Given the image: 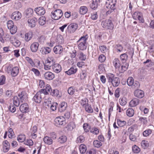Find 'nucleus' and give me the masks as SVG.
Segmentation results:
<instances>
[{
    "mask_svg": "<svg viewBox=\"0 0 154 154\" xmlns=\"http://www.w3.org/2000/svg\"><path fill=\"white\" fill-rule=\"evenodd\" d=\"M88 38L87 35H83L77 41L78 47L79 50L83 51L86 49L87 46V41Z\"/></svg>",
    "mask_w": 154,
    "mask_h": 154,
    "instance_id": "obj_1",
    "label": "nucleus"
},
{
    "mask_svg": "<svg viewBox=\"0 0 154 154\" xmlns=\"http://www.w3.org/2000/svg\"><path fill=\"white\" fill-rule=\"evenodd\" d=\"M55 63L54 58L52 57H48L46 59L44 63V67L45 70L51 69Z\"/></svg>",
    "mask_w": 154,
    "mask_h": 154,
    "instance_id": "obj_2",
    "label": "nucleus"
},
{
    "mask_svg": "<svg viewBox=\"0 0 154 154\" xmlns=\"http://www.w3.org/2000/svg\"><path fill=\"white\" fill-rule=\"evenodd\" d=\"M101 25L103 27L107 29L112 30L114 28L113 24L110 20H106L103 21L101 22Z\"/></svg>",
    "mask_w": 154,
    "mask_h": 154,
    "instance_id": "obj_3",
    "label": "nucleus"
},
{
    "mask_svg": "<svg viewBox=\"0 0 154 154\" xmlns=\"http://www.w3.org/2000/svg\"><path fill=\"white\" fill-rule=\"evenodd\" d=\"M63 15V13L62 10L60 9H57L51 12V17L55 20H57L60 19Z\"/></svg>",
    "mask_w": 154,
    "mask_h": 154,
    "instance_id": "obj_4",
    "label": "nucleus"
},
{
    "mask_svg": "<svg viewBox=\"0 0 154 154\" xmlns=\"http://www.w3.org/2000/svg\"><path fill=\"white\" fill-rule=\"evenodd\" d=\"M44 96V93H42L39 91L34 95L33 97V99L35 102L40 103Z\"/></svg>",
    "mask_w": 154,
    "mask_h": 154,
    "instance_id": "obj_5",
    "label": "nucleus"
},
{
    "mask_svg": "<svg viewBox=\"0 0 154 154\" xmlns=\"http://www.w3.org/2000/svg\"><path fill=\"white\" fill-rule=\"evenodd\" d=\"M18 96L20 101L22 103L26 102L28 100L27 93L25 91H22L19 93Z\"/></svg>",
    "mask_w": 154,
    "mask_h": 154,
    "instance_id": "obj_6",
    "label": "nucleus"
},
{
    "mask_svg": "<svg viewBox=\"0 0 154 154\" xmlns=\"http://www.w3.org/2000/svg\"><path fill=\"white\" fill-rule=\"evenodd\" d=\"M55 125L56 126L62 125L65 123V118L63 116H59L56 118L54 120Z\"/></svg>",
    "mask_w": 154,
    "mask_h": 154,
    "instance_id": "obj_7",
    "label": "nucleus"
},
{
    "mask_svg": "<svg viewBox=\"0 0 154 154\" xmlns=\"http://www.w3.org/2000/svg\"><path fill=\"white\" fill-rule=\"evenodd\" d=\"M112 3H114L113 4L112 3H111V5H105V6L107 8L109 9V10H108L106 12V15H109L112 12H113L114 10L115 9V1L113 0V2Z\"/></svg>",
    "mask_w": 154,
    "mask_h": 154,
    "instance_id": "obj_8",
    "label": "nucleus"
},
{
    "mask_svg": "<svg viewBox=\"0 0 154 154\" xmlns=\"http://www.w3.org/2000/svg\"><path fill=\"white\" fill-rule=\"evenodd\" d=\"M77 24L75 23H71L67 27L66 32L70 33H73L77 29Z\"/></svg>",
    "mask_w": 154,
    "mask_h": 154,
    "instance_id": "obj_9",
    "label": "nucleus"
},
{
    "mask_svg": "<svg viewBox=\"0 0 154 154\" xmlns=\"http://www.w3.org/2000/svg\"><path fill=\"white\" fill-rule=\"evenodd\" d=\"M45 79L48 80H51L54 78V75L52 72L48 71L45 72L44 75Z\"/></svg>",
    "mask_w": 154,
    "mask_h": 154,
    "instance_id": "obj_10",
    "label": "nucleus"
},
{
    "mask_svg": "<svg viewBox=\"0 0 154 154\" xmlns=\"http://www.w3.org/2000/svg\"><path fill=\"white\" fill-rule=\"evenodd\" d=\"M22 16L21 13L19 11H15L11 15V18L15 20H19Z\"/></svg>",
    "mask_w": 154,
    "mask_h": 154,
    "instance_id": "obj_11",
    "label": "nucleus"
},
{
    "mask_svg": "<svg viewBox=\"0 0 154 154\" xmlns=\"http://www.w3.org/2000/svg\"><path fill=\"white\" fill-rule=\"evenodd\" d=\"M20 109L22 112H27L29 109L28 105L26 103H24L20 106Z\"/></svg>",
    "mask_w": 154,
    "mask_h": 154,
    "instance_id": "obj_12",
    "label": "nucleus"
},
{
    "mask_svg": "<svg viewBox=\"0 0 154 154\" xmlns=\"http://www.w3.org/2000/svg\"><path fill=\"white\" fill-rule=\"evenodd\" d=\"M35 11L39 15H43L45 13V9L42 7H39L35 8Z\"/></svg>",
    "mask_w": 154,
    "mask_h": 154,
    "instance_id": "obj_13",
    "label": "nucleus"
},
{
    "mask_svg": "<svg viewBox=\"0 0 154 154\" xmlns=\"http://www.w3.org/2000/svg\"><path fill=\"white\" fill-rule=\"evenodd\" d=\"M52 90L50 86L49 85H47L46 86V88L45 89H41L40 91L45 95L48 94H50Z\"/></svg>",
    "mask_w": 154,
    "mask_h": 154,
    "instance_id": "obj_14",
    "label": "nucleus"
},
{
    "mask_svg": "<svg viewBox=\"0 0 154 154\" xmlns=\"http://www.w3.org/2000/svg\"><path fill=\"white\" fill-rule=\"evenodd\" d=\"M134 95L139 98H142L144 96L143 91L141 90H137L134 92Z\"/></svg>",
    "mask_w": 154,
    "mask_h": 154,
    "instance_id": "obj_15",
    "label": "nucleus"
},
{
    "mask_svg": "<svg viewBox=\"0 0 154 154\" xmlns=\"http://www.w3.org/2000/svg\"><path fill=\"white\" fill-rule=\"evenodd\" d=\"M39 46V44L37 42H34L32 43L30 46V48L31 51L32 52H35L38 50Z\"/></svg>",
    "mask_w": 154,
    "mask_h": 154,
    "instance_id": "obj_16",
    "label": "nucleus"
},
{
    "mask_svg": "<svg viewBox=\"0 0 154 154\" xmlns=\"http://www.w3.org/2000/svg\"><path fill=\"white\" fill-rule=\"evenodd\" d=\"M37 19L35 17H34L32 19H28V23L29 26L32 28L35 26L36 25V22L37 21Z\"/></svg>",
    "mask_w": 154,
    "mask_h": 154,
    "instance_id": "obj_17",
    "label": "nucleus"
},
{
    "mask_svg": "<svg viewBox=\"0 0 154 154\" xmlns=\"http://www.w3.org/2000/svg\"><path fill=\"white\" fill-rule=\"evenodd\" d=\"M53 50L54 52L57 54H61L63 51L62 47L60 45L55 46Z\"/></svg>",
    "mask_w": 154,
    "mask_h": 154,
    "instance_id": "obj_18",
    "label": "nucleus"
},
{
    "mask_svg": "<svg viewBox=\"0 0 154 154\" xmlns=\"http://www.w3.org/2000/svg\"><path fill=\"white\" fill-rule=\"evenodd\" d=\"M51 68L54 72L57 73L60 72L61 70V66L58 63H55Z\"/></svg>",
    "mask_w": 154,
    "mask_h": 154,
    "instance_id": "obj_19",
    "label": "nucleus"
},
{
    "mask_svg": "<svg viewBox=\"0 0 154 154\" xmlns=\"http://www.w3.org/2000/svg\"><path fill=\"white\" fill-rule=\"evenodd\" d=\"M67 107V103L65 102L61 103L59 107V111L60 112H62L65 111Z\"/></svg>",
    "mask_w": 154,
    "mask_h": 154,
    "instance_id": "obj_20",
    "label": "nucleus"
},
{
    "mask_svg": "<svg viewBox=\"0 0 154 154\" xmlns=\"http://www.w3.org/2000/svg\"><path fill=\"white\" fill-rule=\"evenodd\" d=\"M32 32H29L26 33L25 35V41L26 42H29L32 38Z\"/></svg>",
    "mask_w": 154,
    "mask_h": 154,
    "instance_id": "obj_21",
    "label": "nucleus"
},
{
    "mask_svg": "<svg viewBox=\"0 0 154 154\" xmlns=\"http://www.w3.org/2000/svg\"><path fill=\"white\" fill-rule=\"evenodd\" d=\"M139 102L138 99L134 98L130 101L129 103V105L131 107H135L137 105Z\"/></svg>",
    "mask_w": 154,
    "mask_h": 154,
    "instance_id": "obj_22",
    "label": "nucleus"
},
{
    "mask_svg": "<svg viewBox=\"0 0 154 154\" xmlns=\"http://www.w3.org/2000/svg\"><path fill=\"white\" fill-rule=\"evenodd\" d=\"M113 63L114 66L116 69H118L121 65L120 61L117 58H115L113 61Z\"/></svg>",
    "mask_w": 154,
    "mask_h": 154,
    "instance_id": "obj_23",
    "label": "nucleus"
},
{
    "mask_svg": "<svg viewBox=\"0 0 154 154\" xmlns=\"http://www.w3.org/2000/svg\"><path fill=\"white\" fill-rule=\"evenodd\" d=\"M77 71L75 67H71L68 70L65 72V73L69 75L75 73Z\"/></svg>",
    "mask_w": 154,
    "mask_h": 154,
    "instance_id": "obj_24",
    "label": "nucleus"
},
{
    "mask_svg": "<svg viewBox=\"0 0 154 154\" xmlns=\"http://www.w3.org/2000/svg\"><path fill=\"white\" fill-rule=\"evenodd\" d=\"M113 81L111 83L114 87L118 86L120 83L119 79L118 77H115L113 79Z\"/></svg>",
    "mask_w": 154,
    "mask_h": 154,
    "instance_id": "obj_25",
    "label": "nucleus"
},
{
    "mask_svg": "<svg viewBox=\"0 0 154 154\" xmlns=\"http://www.w3.org/2000/svg\"><path fill=\"white\" fill-rule=\"evenodd\" d=\"M19 71L18 67L15 66L11 70V74L12 76H16L18 73Z\"/></svg>",
    "mask_w": 154,
    "mask_h": 154,
    "instance_id": "obj_26",
    "label": "nucleus"
},
{
    "mask_svg": "<svg viewBox=\"0 0 154 154\" xmlns=\"http://www.w3.org/2000/svg\"><path fill=\"white\" fill-rule=\"evenodd\" d=\"M120 58L122 63H125L128 58V56L126 53H124L120 55Z\"/></svg>",
    "mask_w": 154,
    "mask_h": 154,
    "instance_id": "obj_27",
    "label": "nucleus"
},
{
    "mask_svg": "<svg viewBox=\"0 0 154 154\" xmlns=\"http://www.w3.org/2000/svg\"><path fill=\"white\" fill-rule=\"evenodd\" d=\"M98 4L97 0H93L92 3L90 5V7L92 9L95 10L97 7Z\"/></svg>",
    "mask_w": 154,
    "mask_h": 154,
    "instance_id": "obj_28",
    "label": "nucleus"
},
{
    "mask_svg": "<svg viewBox=\"0 0 154 154\" xmlns=\"http://www.w3.org/2000/svg\"><path fill=\"white\" fill-rule=\"evenodd\" d=\"M88 8L86 6H81L79 9V13L81 14L84 15L88 11Z\"/></svg>",
    "mask_w": 154,
    "mask_h": 154,
    "instance_id": "obj_29",
    "label": "nucleus"
},
{
    "mask_svg": "<svg viewBox=\"0 0 154 154\" xmlns=\"http://www.w3.org/2000/svg\"><path fill=\"white\" fill-rule=\"evenodd\" d=\"M46 22V18L45 16L41 17L38 20L39 24L43 26L45 24Z\"/></svg>",
    "mask_w": 154,
    "mask_h": 154,
    "instance_id": "obj_30",
    "label": "nucleus"
},
{
    "mask_svg": "<svg viewBox=\"0 0 154 154\" xmlns=\"http://www.w3.org/2000/svg\"><path fill=\"white\" fill-rule=\"evenodd\" d=\"M134 113V111L133 109L131 108H128L126 111V114L129 117L133 116Z\"/></svg>",
    "mask_w": 154,
    "mask_h": 154,
    "instance_id": "obj_31",
    "label": "nucleus"
},
{
    "mask_svg": "<svg viewBox=\"0 0 154 154\" xmlns=\"http://www.w3.org/2000/svg\"><path fill=\"white\" fill-rule=\"evenodd\" d=\"M44 141L45 143L48 145L51 144L53 142L52 139L48 136H46L44 138Z\"/></svg>",
    "mask_w": 154,
    "mask_h": 154,
    "instance_id": "obj_32",
    "label": "nucleus"
},
{
    "mask_svg": "<svg viewBox=\"0 0 154 154\" xmlns=\"http://www.w3.org/2000/svg\"><path fill=\"white\" fill-rule=\"evenodd\" d=\"M80 151L81 153H85L87 150V147L86 145L84 144H81L79 147Z\"/></svg>",
    "mask_w": 154,
    "mask_h": 154,
    "instance_id": "obj_33",
    "label": "nucleus"
},
{
    "mask_svg": "<svg viewBox=\"0 0 154 154\" xmlns=\"http://www.w3.org/2000/svg\"><path fill=\"white\" fill-rule=\"evenodd\" d=\"M106 77L108 82L110 83L112 82L113 79L115 78L114 75L111 73L107 74Z\"/></svg>",
    "mask_w": 154,
    "mask_h": 154,
    "instance_id": "obj_34",
    "label": "nucleus"
},
{
    "mask_svg": "<svg viewBox=\"0 0 154 154\" xmlns=\"http://www.w3.org/2000/svg\"><path fill=\"white\" fill-rule=\"evenodd\" d=\"M13 99L14 104L16 106H19L20 101L18 97L17 96H15Z\"/></svg>",
    "mask_w": 154,
    "mask_h": 154,
    "instance_id": "obj_35",
    "label": "nucleus"
},
{
    "mask_svg": "<svg viewBox=\"0 0 154 154\" xmlns=\"http://www.w3.org/2000/svg\"><path fill=\"white\" fill-rule=\"evenodd\" d=\"M42 53L43 54H46L50 53L51 49L49 47H45L42 48Z\"/></svg>",
    "mask_w": 154,
    "mask_h": 154,
    "instance_id": "obj_36",
    "label": "nucleus"
},
{
    "mask_svg": "<svg viewBox=\"0 0 154 154\" xmlns=\"http://www.w3.org/2000/svg\"><path fill=\"white\" fill-rule=\"evenodd\" d=\"M66 140L67 138L66 136H62L57 139V141L60 143H63L66 142Z\"/></svg>",
    "mask_w": 154,
    "mask_h": 154,
    "instance_id": "obj_37",
    "label": "nucleus"
},
{
    "mask_svg": "<svg viewBox=\"0 0 154 154\" xmlns=\"http://www.w3.org/2000/svg\"><path fill=\"white\" fill-rule=\"evenodd\" d=\"M26 137L23 134H20L18 135L17 137V140L20 142H23L25 140Z\"/></svg>",
    "mask_w": 154,
    "mask_h": 154,
    "instance_id": "obj_38",
    "label": "nucleus"
},
{
    "mask_svg": "<svg viewBox=\"0 0 154 154\" xmlns=\"http://www.w3.org/2000/svg\"><path fill=\"white\" fill-rule=\"evenodd\" d=\"M33 12V10L31 8H28L26 11L25 14L26 16L31 17Z\"/></svg>",
    "mask_w": 154,
    "mask_h": 154,
    "instance_id": "obj_39",
    "label": "nucleus"
},
{
    "mask_svg": "<svg viewBox=\"0 0 154 154\" xmlns=\"http://www.w3.org/2000/svg\"><path fill=\"white\" fill-rule=\"evenodd\" d=\"M123 65H121V72L122 73L124 72L127 70L128 67V64L126 62L125 63H122Z\"/></svg>",
    "mask_w": 154,
    "mask_h": 154,
    "instance_id": "obj_40",
    "label": "nucleus"
},
{
    "mask_svg": "<svg viewBox=\"0 0 154 154\" xmlns=\"http://www.w3.org/2000/svg\"><path fill=\"white\" fill-rule=\"evenodd\" d=\"M142 14L141 12L136 11L133 14V18L135 20H137L138 17H140V16Z\"/></svg>",
    "mask_w": 154,
    "mask_h": 154,
    "instance_id": "obj_41",
    "label": "nucleus"
},
{
    "mask_svg": "<svg viewBox=\"0 0 154 154\" xmlns=\"http://www.w3.org/2000/svg\"><path fill=\"white\" fill-rule=\"evenodd\" d=\"M93 145L96 147L99 148L102 145L101 142L97 140H94L93 142Z\"/></svg>",
    "mask_w": 154,
    "mask_h": 154,
    "instance_id": "obj_42",
    "label": "nucleus"
},
{
    "mask_svg": "<svg viewBox=\"0 0 154 154\" xmlns=\"http://www.w3.org/2000/svg\"><path fill=\"white\" fill-rule=\"evenodd\" d=\"M86 111L88 113H92L93 112V109H92L91 105L89 104H87L85 107Z\"/></svg>",
    "mask_w": 154,
    "mask_h": 154,
    "instance_id": "obj_43",
    "label": "nucleus"
},
{
    "mask_svg": "<svg viewBox=\"0 0 154 154\" xmlns=\"http://www.w3.org/2000/svg\"><path fill=\"white\" fill-rule=\"evenodd\" d=\"M134 82V79L131 77H128L127 79V84L129 86H131L133 85V84Z\"/></svg>",
    "mask_w": 154,
    "mask_h": 154,
    "instance_id": "obj_44",
    "label": "nucleus"
},
{
    "mask_svg": "<svg viewBox=\"0 0 154 154\" xmlns=\"http://www.w3.org/2000/svg\"><path fill=\"white\" fill-rule=\"evenodd\" d=\"M59 91L57 89H54L53 91L51 90V93L50 95L53 96L57 97L59 94Z\"/></svg>",
    "mask_w": 154,
    "mask_h": 154,
    "instance_id": "obj_45",
    "label": "nucleus"
},
{
    "mask_svg": "<svg viewBox=\"0 0 154 154\" xmlns=\"http://www.w3.org/2000/svg\"><path fill=\"white\" fill-rule=\"evenodd\" d=\"M141 144V146L144 149L146 148L149 146V143L146 140H143L142 141Z\"/></svg>",
    "mask_w": 154,
    "mask_h": 154,
    "instance_id": "obj_46",
    "label": "nucleus"
},
{
    "mask_svg": "<svg viewBox=\"0 0 154 154\" xmlns=\"http://www.w3.org/2000/svg\"><path fill=\"white\" fill-rule=\"evenodd\" d=\"M117 123L118 125L120 127H123L126 124V122L125 121H122L120 119H117Z\"/></svg>",
    "mask_w": 154,
    "mask_h": 154,
    "instance_id": "obj_47",
    "label": "nucleus"
},
{
    "mask_svg": "<svg viewBox=\"0 0 154 154\" xmlns=\"http://www.w3.org/2000/svg\"><path fill=\"white\" fill-rule=\"evenodd\" d=\"M119 102L122 106H124L127 103V100L125 98H122L119 100Z\"/></svg>",
    "mask_w": 154,
    "mask_h": 154,
    "instance_id": "obj_48",
    "label": "nucleus"
},
{
    "mask_svg": "<svg viewBox=\"0 0 154 154\" xmlns=\"http://www.w3.org/2000/svg\"><path fill=\"white\" fill-rule=\"evenodd\" d=\"M81 105H82L83 106L85 107L87 104H88V99L85 98L82 99L81 100Z\"/></svg>",
    "mask_w": 154,
    "mask_h": 154,
    "instance_id": "obj_49",
    "label": "nucleus"
},
{
    "mask_svg": "<svg viewBox=\"0 0 154 154\" xmlns=\"http://www.w3.org/2000/svg\"><path fill=\"white\" fill-rule=\"evenodd\" d=\"M75 92V89L74 87H71L68 89V93L70 95H72Z\"/></svg>",
    "mask_w": 154,
    "mask_h": 154,
    "instance_id": "obj_50",
    "label": "nucleus"
},
{
    "mask_svg": "<svg viewBox=\"0 0 154 154\" xmlns=\"http://www.w3.org/2000/svg\"><path fill=\"white\" fill-rule=\"evenodd\" d=\"M90 132L95 134L97 135L99 133L98 129L96 128H93L90 129Z\"/></svg>",
    "mask_w": 154,
    "mask_h": 154,
    "instance_id": "obj_51",
    "label": "nucleus"
},
{
    "mask_svg": "<svg viewBox=\"0 0 154 154\" xmlns=\"http://www.w3.org/2000/svg\"><path fill=\"white\" fill-rule=\"evenodd\" d=\"M152 132V130L148 129L144 131L143 132V135L145 137H147L151 134Z\"/></svg>",
    "mask_w": 154,
    "mask_h": 154,
    "instance_id": "obj_52",
    "label": "nucleus"
},
{
    "mask_svg": "<svg viewBox=\"0 0 154 154\" xmlns=\"http://www.w3.org/2000/svg\"><path fill=\"white\" fill-rule=\"evenodd\" d=\"M132 149L133 151L135 153H138L140 151V149L135 145L132 147Z\"/></svg>",
    "mask_w": 154,
    "mask_h": 154,
    "instance_id": "obj_53",
    "label": "nucleus"
},
{
    "mask_svg": "<svg viewBox=\"0 0 154 154\" xmlns=\"http://www.w3.org/2000/svg\"><path fill=\"white\" fill-rule=\"evenodd\" d=\"M26 59L32 66H35V64L32 59L29 57H26Z\"/></svg>",
    "mask_w": 154,
    "mask_h": 154,
    "instance_id": "obj_54",
    "label": "nucleus"
},
{
    "mask_svg": "<svg viewBox=\"0 0 154 154\" xmlns=\"http://www.w3.org/2000/svg\"><path fill=\"white\" fill-rule=\"evenodd\" d=\"M131 86L133 88L136 89L139 88L140 86V84L139 82L137 81H134L133 84Z\"/></svg>",
    "mask_w": 154,
    "mask_h": 154,
    "instance_id": "obj_55",
    "label": "nucleus"
},
{
    "mask_svg": "<svg viewBox=\"0 0 154 154\" xmlns=\"http://www.w3.org/2000/svg\"><path fill=\"white\" fill-rule=\"evenodd\" d=\"M31 71L33 72L35 74V75L39 76L40 74V73L39 71L37 69L33 68L31 69Z\"/></svg>",
    "mask_w": 154,
    "mask_h": 154,
    "instance_id": "obj_56",
    "label": "nucleus"
},
{
    "mask_svg": "<svg viewBox=\"0 0 154 154\" xmlns=\"http://www.w3.org/2000/svg\"><path fill=\"white\" fill-rule=\"evenodd\" d=\"M5 77L4 75H2L0 77V85H2L5 84Z\"/></svg>",
    "mask_w": 154,
    "mask_h": 154,
    "instance_id": "obj_57",
    "label": "nucleus"
},
{
    "mask_svg": "<svg viewBox=\"0 0 154 154\" xmlns=\"http://www.w3.org/2000/svg\"><path fill=\"white\" fill-rule=\"evenodd\" d=\"M79 58L82 60H85L86 59V56L82 52H81L80 54Z\"/></svg>",
    "mask_w": 154,
    "mask_h": 154,
    "instance_id": "obj_58",
    "label": "nucleus"
},
{
    "mask_svg": "<svg viewBox=\"0 0 154 154\" xmlns=\"http://www.w3.org/2000/svg\"><path fill=\"white\" fill-rule=\"evenodd\" d=\"M4 35L3 30L2 29H0V40L2 43H4V41L3 38V37Z\"/></svg>",
    "mask_w": 154,
    "mask_h": 154,
    "instance_id": "obj_59",
    "label": "nucleus"
},
{
    "mask_svg": "<svg viewBox=\"0 0 154 154\" xmlns=\"http://www.w3.org/2000/svg\"><path fill=\"white\" fill-rule=\"evenodd\" d=\"M98 60L100 62H103L106 60V57L104 55L101 54L99 56Z\"/></svg>",
    "mask_w": 154,
    "mask_h": 154,
    "instance_id": "obj_60",
    "label": "nucleus"
},
{
    "mask_svg": "<svg viewBox=\"0 0 154 154\" xmlns=\"http://www.w3.org/2000/svg\"><path fill=\"white\" fill-rule=\"evenodd\" d=\"M24 143L26 145L30 146L33 145V143L32 140L29 139L27 140V141H25Z\"/></svg>",
    "mask_w": 154,
    "mask_h": 154,
    "instance_id": "obj_61",
    "label": "nucleus"
},
{
    "mask_svg": "<svg viewBox=\"0 0 154 154\" xmlns=\"http://www.w3.org/2000/svg\"><path fill=\"white\" fill-rule=\"evenodd\" d=\"M10 30V32L12 34H14L17 31V27L14 26L12 27L11 29H9Z\"/></svg>",
    "mask_w": 154,
    "mask_h": 154,
    "instance_id": "obj_62",
    "label": "nucleus"
},
{
    "mask_svg": "<svg viewBox=\"0 0 154 154\" xmlns=\"http://www.w3.org/2000/svg\"><path fill=\"white\" fill-rule=\"evenodd\" d=\"M7 26L8 29H11L14 25L13 22L12 20H9L7 23Z\"/></svg>",
    "mask_w": 154,
    "mask_h": 154,
    "instance_id": "obj_63",
    "label": "nucleus"
},
{
    "mask_svg": "<svg viewBox=\"0 0 154 154\" xmlns=\"http://www.w3.org/2000/svg\"><path fill=\"white\" fill-rule=\"evenodd\" d=\"M144 64H147L146 66L148 67H150L152 66V62L151 60L147 59L146 61L143 62Z\"/></svg>",
    "mask_w": 154,
    "mask_h": 154,
    "instance_id": "obj_64",
    "label": "nucleus"
}]
</instances>
